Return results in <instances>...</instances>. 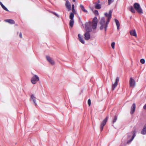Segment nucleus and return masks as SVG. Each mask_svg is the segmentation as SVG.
<instances>
[{
  "mask_svg": "<svg viewBox=\"0 0 146 146\" xmlns=\"http://www.w3.org/2000/svg\"><path fill=\"white\" fill-rule=\"evenodd\" d=\"M98 23V19L95 17L92 20V22H89L85 24V28L86 32L84 34V38L88 40L90 39V36L89 32L92 31V29H95L97 27Z\"/></svg>",
  "mask_w": 146,
  "mask_h": 146,
  "instance_id": "nucleus-1",
  "label": "nucleus"
},
{
  "mask_svg": "<svg viewBox=\"0 0 146 146\" xmlns=\"http://www.w3.org/2000/svg\"><path fill=\"white\" fill-rule=\"evenodd\" d=\"M112 13V10H110L108 14L105 13V15L107 18L106 21H105V18L104 17L101 18L100 19L99 23L100 25V28L101 30H104L105 31H106L108 25L111 17Z\"/></svg>",
  "mask_w": 146,
  "mask_h": 146,
  "instance_id": "nucleus-2",
  "label": "nucleus"
},
{
  "mask_svg": "<svg viewBox=\"0 0 146 146\" xmlns=\"http://www.w3.org/2000/svg\"><path fill=\"white\" fill-rule=\"evenodd\" d=\"M72 12H71L69 16V18L70 19L69 25L70 26L72 27L74 25V20L73 18L74 16V14H76V12L74 8H72Z\"/></svg>",
  "mask_w": 146,
  "mask_h": 146,
  "instance_id": "nucleus-3",
  "label": "nucleus"
},
{
  "mask_svg": "<svg viewBox=\"0 0 146 146\" xmlns=\"http://www.w3.org/2000/svg\"><path fill=\"white\" fill-rule=\"evenodd\" d=\"M133 7L137 12L140 13L142 14L143 13V10L141 8L139 4L137 3H135L133 5Z\"/></svg>",
  "mask_w": 146,
  "mask_h": 146,
  "instance_id": "nucleus-4",
  "label": "nucleus"
},
{
  "mask_svg": "<svg viewBox=\"0 0 146 146\" xmlns=\"http://www.w3.org/2000/svg\"><path fill=\"white\" fill-rule=\"evenodd\" d=\"M39 80V77L36 75H35L31 78V82L33 84H36Z\"/></svg>",
  "mask_w": 146,
  "mask_h": 146,
  "instance_id": "nucleus-5",
  "label": "nucleus"
},
{
  "mask_svg": "<svg viewBox=\"0 0 146 146\" xmlns=\"http://www.w3.org/2000/svg\"><path fill=\"white\" fill-rule=\"evenodd\" d=\"M119 78L118 77H117L115 79V81L114 84H112L111 89L112 90H113L115 87L117 86L118 83L119 81Z\"/></svg>",
  "mask_w": 146,
  "mask_h": 146,
  "instance_id": "nucleus-6",
  "label": "nucleus"
},
{
  "mask_svg": "<svg viewBox=\"0 0 146 146\" xmlns=\"http://www.w3.org/2000/svg\"><path fill=\"white\" fill-rule=\"evenodd\" d=\"M130 86L132 88L134 87L135 85V82L134 80L131 77L130 78L129 80Z\"/></svg>",
  "mask_w": 146,
  "mask_h": 146,
  "instance_id": "nucleus-7",
  "label": "nucleus"
},
{
  "mask_svg": "<svg viewBox=\"0 0 146 146\" xmlns=\"http://www.w3.org/2000/svg\"><path fill=\"white\" fill-rule=\"evenodd\" d=\"M46 58L47 60L52 65H53L54 64V62L52 58H51L50 56H46Z\"/></svg>",
  "mask_w": 146,
  "mask_h": 146,
  "instance_id": "nucleus-8",
  "label": "nucleus"
},
{
  "mask_svg": "<svg viewBox=\"0 0 146 146\" xmlns=\"http://www.w3.org/2000/svg\"><path fill=\"white\" fill-rule=\"evenodd\" d=\"M65 6L66 8L68 9V11H70L71 10V4L68 1H66Z\"/></svg>",
  "mask_w": 146,
  "mask_h": 146,
  "instance_id": "nucleus-9",
  "label": "nucleus"
},
{
  "mask_svg": "<svg viewBox=\"0 0 146 146\" xmlns=\"http://www.w3.org/2000/svg\"><path fill=\"white\" fill-rule=\"evenodd\" d=\"M135 104L133 103L131 108L130 113L131 114H132L135 111Z\"/></svg>",
  "mask_w": 146,
  "mask_h": 146,
  "instance_id": "nucleus-10",
  "label": "nucleus"
},
{
  "mask_svg": "<svg viewBox=\"0 0 146 146\" xmlns=\"http://www.w3.org/2000/svg\"><path fill=\"white\" fill-rule=\"evenodd\" d=\"M130 35L135 37H137V34L135 31V30H133L131 31H130Z\"/></svg>",
  "mask_w": 146,
  "mask_h": 146,
  "instance_id": "nucleus-11",
  "label": "nucleus"
},
{
  "mask_svg": "<svg viewBox=\"0 0 146 146\" xmlns=\"http://www.w3.org/2000/svg\"><path fill=\"white\" fill-rule=\"evenodd\" d=\"M31 100H32L33 101V102L34 104H35V105L36 106L37 105V104L36 103V97L34 96V95L32 94L31 95Z\"/></svg>",
  "mask_w": 146,
  "mask_h": 146,
  "instance_id": "nucleus-12",
  "label": "nucleus"
},
{
  "mask_svg": "<svg viewBox=\"0 0 146 146\" xmlns=\"http://www.w3.org/2000/svg\"><path fill=\"white\" fill-rule=\"evenodd\" d=\"M95 7L97 9H100L101 7V5L98 3H95Z\"/></svg>",
  "mask_w": 146,
  "mask_h": 146,
  "instance_id": "nucleus-13",
  "label": "nucleus"
},
{
  "mask_svg": "<svg viewBox=\"0 0 146 146\" xmlns=\"http://www.w3.org/2000/svg\"><path fill=\"white\" fill-rule=\"evenodd\" d=\"M78 39L80 41L82 42V44H84L85 42L83 40L82 38L81 37V35L80 34L78 35Z\"/></svg>",
  "mask_w": 146,
  "mask_h": 146,
  "instance_id": "nucleus-14",
  "label": "nucleus"
},
{
  "mask_svg": "<svg viewBox=\"0 0 146 146\" xmlns=\"http://www.w3.org/2000/svg\"><path fill=\"white\" fill-rule=\"evenodd\" d=\"M5 21L7 22L10 24H13L15 23V21L11 19H8L5 20Z\"/></svg>",
  "mask_w": 146,
  "mask_h": 146,
  "instance_id": "nucleus-15",
  "label": "nucleus"
},
{
  "mask_svg": "<svg viewBox=\"0 0 146 146\" xmlns=\"http://www.w3.org/2000/svg\"><path fill=\"white\" fill-rule=\"evenodd\" d=\"M133 135L132 137L130 139V141H128L127 142V143H129L133 139L134 137L135 136V134L136 133V131H133Z\"/></svg>",
  "mask_w": 146,
  "mask_h": 146,
  "instance_id": "nucleus-16",
  "label": "nucleus"
},
{
  "mask_svg": "<svg viewBox=\"0 0 146 146\" xmlns=\"http://www.w3.org/2000/svg\"><path fill=\"white\" fill-rule=\"evenodd\" d=\"M141 133L142 134H145L146 133V125H145Z\"/></svg>",
  "mask_w": 146,
  "mask_h": 146,
  "instance_id": "nucleus-17",
  "label": "nucleus"
},
{
  "mask_svg": "<svg viewBox=\"0 0 146 146\" xmlns=\"http://www.w3.org/2000/svg\"><path fill=\"white\" fill-rule=\"evenodd\" d=\"M115 21L117 25V29H119V28L120 27V24L119 22V21L117 19H115Z\"/></svg>",
  "mask_w": 146,
  "mask_h": 146,
  "instance_id": "nucleus-18",
  "label": "nucleus"
},
{
  "mask_svg": "<svg viewBox=\"0 0 146 146\" xmlns=\"http://www.w3.org/2000/svg\"><path fill=\"white\" fill-rule=\"evenodd\" d=\"M80 6L82 10L83 11H84L85 13H88V11L85 9L83 5H81Z\"/></svg>",
  "mask_w": 146,
  "mask_h": 146,
  "instance_id": "nucleus-19",
  "label": "nucleus"
},
{
  "mask_svg": "<svg viewBox=\"0 0 146 146\" xmlns=\"http://www.w3.org/2000/svg\"><path fill=\"white\" fill-rule=\"evenodd\" d=\"M108 117H106V118L104 119V120H103V121H102V124L104 125H105L106 123L108 120Z\"/></svg>",
  "mask_w": 146,
  "mask_h": 146,
  "instance_id": "nucleus-20",
  "label": "nucleus"
},
{
  "mask_svg": "<svg viewBox=\"0 0 146 146\" xmlns=\"http://www.w3.org/2000/svg\"><path fill=\"white\" fill-rule=\"evenodd\" d=\"M129 10L132 13H135V11L132 6H131L129 8Z\"/></svg>",
  "mask_w": 146,
  "mask_h": 146,
  "instance_id": "nucleus-21",
  "label": "nucleus"
},
{
  "mask_svg": "<svg viewBox=\"0 0 146 146\" xmlns=\"http://www.w3.org/2000/svg\"><path fill=\"white\" fill-rule=\"evenodd\" d=\"M91 10L93 12V13H94V14L95 15H98L99 13H98V11L97 10H95L94 11L93 10V8H91Z\"/></svg>",
  "mask_w": 146,
  "mask_h": 146,
  "instance_id": "nucleus-22",
  "label": "nucleus"
},
{
  "mask_svg": "<svg viewBox=\"0 0 146 146\" xmlns=\"http://www.w3.org/2000/svg\"><path fill=\"white\" fill-rule=\"evenodd\" d=\"M117 115H115L114 116V118L112 122L113 123H114L115 122L117 119Z\"/></svg>",
  "mask_w": 146,
  "mask_h": 146,
  "instance_id": "nucleus-23",
  "label": "nucleus"
},
{
  "mask_svg": "<svg viewBox=\"0 0 146 146\" xmlns=\"http://www.w3.org/2000/svg\"><path fill=\"white\" fill-rule=\"evenodd\" d=\"M115 43L114 42H112L111 44V46L113 49H114L115 48Z\"/></svg>",
  "mask_w": 146,
  "mask_h": 146,
  "instance_id": "nucleus-24",
  "label": "nucleus"
},
{
  "mask_svg": "<svg viewBox=\"0 0 146 146\" xmlns=\"http://www.w3.org/2000/svg\"><path fill=\"white\" fill-rule=\"evenodd\" d=\"M1 7L4 10L7 11H9V10H8V9L3 5H2Z\"/></svg>",
  "mask_w": 146,
  "mask_h": 146,
  "instance_id": "nucleus-25",
  "label": "nucleus"
},
{
  "mask_svg": "<svg viewBox=\"0 0 146 146\" xmlns=\"http://www.w3.org/2000/svg\"><path fill=\"white\" fill-rule=\"evenodd\" d=\"M140 62L142 64H144L145 63V60L144 59H141L140 60Z\"/></svg>",
  "mask_w": 146,
  "mask_h": 146,
  "instance_id": "nucleus-26",
  "label": "nucleus"
},
{
  "mask_svg": "<svg viewBox=\"0 0 146 146\" xmlns=\"http://www.w3.org/2000/svg\"><path fill=\"white\" fill-rule=\"evenodd\" d=\"M104 125H104L102 123L101 124L100 127L101 131H102L103 130L104 127Z\"/></svg>",
  "mask_w": 146,
  "mask_h": 146,
  "instance_id": "nucleus-27",
  "label": "nucleus"
},
{
  "mask_svg": "<svg viewBox=\"0 0 146 146\" xmlns=\"http://www.w3.org/2000/svg\"><path fill=\"white\" fill-rule=\"evenodd\" d=\"M104 125H104L102 123L101 124L100 127L101 131H102L103 130L104 127Z\"/></svg>",
  "mask_w": 146,
  "mask_h": 146,
  "instance_id": "nucleus-28",
  "label": "nucleus"
},
{
  "mask_svg": "<svg viewBox=\"0 0 146 146\" xmlns=\"http://www.w3.org/2000/svg\"><path fill=\"white\" fill-rule=\"evenodd\" d=\"M108 4L110 5L111 3L113 2L114 0H108Z\"/></svg>",
  "mask_w": 146,
  "mask_h": 146,
  "instance_id": "nucleus-29",
  "label": "nucleus"
},
{
  "mask_svg": "<svg viewBox=\"0 0 146 146\" xmlns=\"http://www.w3.org/2000/svg\"><path fill=\"white\" fill-rule=\"evenodd\" d=\"M88 103L89 106H90V105H91V100L90 99H89L88 100Z\"/></svg>",
  "mask_w": 146,
  "mask_h": 146,
  "instance_id": "nucleus-30",
  "label": "nucleus"
},
{
  "mask_svg": "<svg viewBox=\"0 0 146 146\" xmlns=\"http://www.w3.org/2000/svg\"><path fill=\"white\" fill-rule=\"evenodd\" d=\"M52 13H53L54 15L58 17V15L56 13H55L54 12H52Z\"/></svg>",
  "mask_w": 146,
  "mask_h": 146,
  "instance_id": "nucleus-31",
  "label": "nucleus"
},
{
  "mask_svg": "<svg viewBox=\"0 0 146 146\" xmlns=\"http://www.w3.org/2000/svg\"><path fill=\"white\" fill-rule=\"evenodd\" d=\"M19 36L21 38H22V35L21 33H20L19 34Z\"/></svg>",
  "mask_w": 146,
  "mask_h": 146,
  "instance_id": "nucleus-32",
  "label": "nucleus"
},
{
  "mask_svg": "<svg viewBox=\"0 0 146 146\" xmlns=\"http://www.w3.org/2000/svg\"><path fill=\"white\" fill-rule=\"evenodd\" d=\"M143 109L146 110V104L144 106Z\"/></svg>",
  "mask_w": 146,
  "mask_h": 146,
  "instance_id": "nucleus-33",
  "label": "nucleus"
},
{
  "mask_svg": "<svg viewBox=\"0 0 146 146\" xmlns=\"http://www.w3.org/2000/svg\"><path fill=\"white\" fill-rule=\"evenodd\" d=\"M72 8H74V4H72Z\"/></svg>",
  "mask_w": 146,
  "mask_h": 146,
  "instance_id": "nucleus-34",
  "label": "nucleus"
},
{
  "mask_svg": "<svg viewBox=\"0 0 146 146\" xmlns=\"http://www.w3.org/2000/svg\"><path fill=\"white\" fill-rule=\"evenodd\" d=\"M0 4L1 5V6L3 5L2 3L1 2H0Z\"/></svg>",
  "mask_w": 146,
  "mask_h": 146,
  "instance_id": "nucleus-35",
  "label": "nucleus"
},
{
  "mask_svg": "<svg viewBox=\"0 0 146 146\" xmlns=\"http://www.w3.org/2000/svg\"><path fill=\"white\" fill-rule=\"evenodd\" d=\"M73 1L75 2V0H72Z\"/></svg>",
  "mask_w": 146,
  "mask_h": 146,
  "instance_id": "nucleus-36",
  "label": "nucleus"
}]
</instances>
